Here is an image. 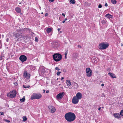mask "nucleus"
Masks as SVG:
<instances>
[{"label":"nucleus","mask_w":123,"mask_h":123,"mask_svg":"<svg viewBox=\"0 0 123 123\" xmlns=\"http://www.w3.org/2000/svg\"><path fill=\"white\" fill-rule=\"evenodd\" d=\"M60 29H61L60 28H59L57 30L59 31L60 30Z\"/></svg>","instance_id":"nucleus-52"},{"label":"nucleus","mask_w":123,"mask_h":123,"mask_svg":"<svg viewBox=\"0 0 123 123\" xmlns=\"http://www.w3.org/2000/svg\"><path fill=\"white\" fill-rule=\"evenodd\" d=\"M102 5L100 4H99L98 6V8H101L102 7Z\"/></svg>","instance_id":"nucleus-38"},{"label":"nucleus","mask_w":123,"mask_h":123,"mask_svg":"<svg viewBox=\"0 0 123 123\" xmlns=\"http://www.w3.org/2000/svg\"><path fill=\"white\" fill-rule=\"evenodd\" d=\"M65 21L64 20L63 21H62V22L63 23H65Z\"/></svg>","instance_id":"nucleus-58"},{"label":"nucleus","mask_w":123,"mask_h":123,"mask_svg":"<svg viewBox=\"0 0 123 123\" xmlns=\"http://www.w3.org/2000/svg\"><path fill=\"white\" fill-rule=\"evenodd\" d=\"M17 32L14 33H13V36L14 37L18 39L16 40V41H18L21 38L23 37V36L22 35V33L20 32H18L16 31Z\"/></svg>","instance_id":"nucleus-3"},{"label":"nucleus","mask_w":123,"mask_h":123,"mask_svg":"<svg viewBox=\"0 0 123 123\" xmlns=\"http://www.w3.org/2000/svg\"><path fill=\"white\" fill-rule=\"evenodd\" d=\"M2 109V108L0 106V110Z\"/></svg>","instance_id":"nucleus-56"},{"label":"nucleus","mask_w":123,"mask_h":123,"mask_svg":"<svg viewBox=\"0 0 123 123\" xmlns=\"http://www.w3.org/2000/svg\"><path fill=\"white\" fill-rule=\"evenodd\" d=\"M79 100L75 96H74L72 99V102L74 104H77L79 102Z\"/></svg>","instance_id":"nucleus-11"},{"label":"nucleus","mask_w":123,"mask_h":123,"mask_svg":"<svg viewBox=\"0 0 123 123\" xmlns=\"http://www.w3.org/2000/svg\"><path fill=\"white\" fill-rule=\"evenodd\" d=\"M64 117L68 122H70L74 120L76 118V116L74 113L69 112L65 114Z\"/></svg>","instance_id":"nucleus-1"},{"label":"nucleus","mask_w":123,"mask_h":123,"mask_svg":"<svg viewBox=\"0 0 123 123\" xmlns=\"http://www.w3.org/2000/svg\"><path fill=\"white\" fill-rule=\"evenodd\" d=\"M14 84L15 86H17L18 84V83L17 82H16L14 83Z\"/></svg>","instance_id":"nucleus-37"},{"label":"nucleus","mask_w":123,"mask_h":123,"mask_svg":"<svg viewBox=\"0 0 123 123\" xmlns=\"http://www.w3.org/2000/svg\"><path fill=\"white\" fill-rule=\"evenodd\" d=\"M15 10L17 13H20L21 15L22 14L21 13V10L20 8L18 7H16L15 8Z\"/></svg>","instance_id":"nucleus-14"},{"label":"nucleus","mask_w":123,"mask_h":123,"mask_svg":"<svg viewBox=\"0 0 123 123\" xmlns=\"http://www.w3.org/2000/svg\"><path fill=\"white\" fill-rule=\"evenodd\" d=\"M52 30V28H48L46 30L47 32L48 33H50Z\"/></svg>","instance_id":"nucleus-23"},{"label":"nucleus","mask_w":123,"mask_h":123,"mask_svg":"<svg viewBox=\"0 0 123 123\" xmlns=\"http://www.w3.org/2000/svg\"><path fill=\"white\" fill-rule=\"evenodd\" d=\"M42 96V95L40 93H33L31 95V100H33L36 99H39Z\"/></svg>","instance_id":"nucleus-4"},{"label":"nucleus","mask_w":123,"mask_h":123,"mask_svg":"<svg viewBox=\"0 0 123 123\" xmlns=\"http://www.w3.org/2000/svg\"><path fill=\"white\" fill-rule=\"evenodd\" d=\"M86 75L88 77H90L91 76L92 74V71L89 68H87L86 69Z\"/></svg>","instance_id":"nucleus-7"},{"label":"nucleus","mask_w":123,"mask_h":123,"mask_svg":"<svg viewBox=\"0 0 123 123\" xmlns=\"http://www.w3.org/2000/svg\"><path fill=\"white\" fill-rule=\"evenodd\" d=\"M65 94V93L64 92L60 93L57 95V98L58 99H61L62 98Z\"/></svg>","instance_id":"nucleus-10"},{"label":"nucleus","mask_w":123,"mask_h":123,"mask_svg":"<svg viewBox=\"0 0 123 123\" xmlns=\"http://www.w3.org/2000/svg\"><path fill=\"white\" fill-rule=\"evenodd\" d=\"M27 31H31V30L30 29L28 28L27 29Z\"/></svg>","instance_id":"nucleus-44"},{"label":"nucleus","mask_w":123,"mask_h":123,"mask_svg":"<svg viewBox=\"0 0 123 123\" xmlns=\"http://www.w3.org/2000/svg\"><path fill=\"white\" fill-rule=\"evenodd\" d=\"M61 72L58 71L56 73V74L57 75L59 76V75L61 73Z\"/></svg>","instance_id":"nucleus-33"},{"label":"nucleus","mask_w":123,"mask_h":123,"mask_svg":"<svg viewBox=\"0 0 123 123\" xmlns=\"http://www.w3.org/2000/svg\"><path fill=\"white\" fill-rule=\"evenodd\" d=\"M75 56L76 57H78L77 54V53H75Z\"/></svg>","instance_id":"nucleus-46"},{"label":"nucleus","mask_w":123,"mask_h":123,"mask_svg":"<svg viewBox=\"0 0 123 123\" xmlns=\"http://www.w3.org/2000/svg\"><path fill=\"white\" fill-rule=\"evenodd\" d=\"M120 115L123 116V109L120 112Z\"/></svg>","instance_id":"nucleus-30"},{"label":"nucleus","mask_w":123,"mask_h":123,"mask_svg":"<svg viewBox=\"0 0 123 123\" xmlns=\"http://www.w3.org/2000/svg\"><path fill=\"white\" fill-rule=\"evenodd\" d=\"M45 71V69H44L43 68L41 69V72L43 74L44 72Z\"/></svg>","instance_id":"nucleus-31"},{"label":"nucleus","mask_w":123,"mask_h":123,"mask_svg":"<svg viewBox=\"0 0 123 123\" xmlns=\"http://www.w3.org/2000/svg\"><path fill=\"white\" fill-rule=\"evenodd\" d=\"M113 115L115 118H119L120 117V115L118 113L114 114Z\"/></svg>","instance_id":"nucleus-20"},{"label":"nucleus","mask_w":123,"mask_h":123,"mask_svg":"<svg viewBox=\"0 0 123 123\" xmlns=\"http://www.w3.org/2000/svg\"><path fill=\"white\" fill-rule=\"evenodd\" d=\"M70 88V89H74V88H72V87H70V88Z\"/></svg>","instance_id":"nucleus-59"},{"label":"nucleus","mask_w":123,"mask_h":123,"mask_svg":"<svg viewBox=\"0 0 123 123\" xmlns=\"http://www.w3.org/2000/svg\"><path fill=\"white\" fill-rule=\"evenodd\" d=\"M101 86H104V84H103V83L102 84H101Z\"/></svg>","instance_id":"nucleus-50"},{"label":"nucleus","mask_w":123,"mask_h":123,"mask_svg":"<svg viewBox=\"0 0 123 123\" xmlns=\"http://www.w3.org/2000/svg\"><path fill=\"white\" fill-rule=\"evenodd\" d=\"M91 61L93 63H96L97 59L94 57H92L91 58Z\"/></svg>","instance_id":"nucleus-21"},{"label":"nucleus","mask_w":123,"mask_h":123,"mask_svg":"<svg viewBox=\"0 0 123 123\" xmlns=\"http://www.w3.org/2000/svg\"><path fill=\"white\" fill-rule=\"evenodd\" d=\"M25 100V97H24L22 99L21 98L20 99V100L21 102H24Z\"/></svg>","instance_id":"nucleus-28"},{"label":"nucleus","mask_w":123,"mask_h":123,"mask_svg":"<svg viewBox=\"0 0 123 123\" xmlns=\"http://www.w3.org/2000/svg\"><path fill=\"white\" fill-rule=\"evenodd\" d=\"M48 15V14L47 13H46V14H45V17H46Z\"/></svg>","instance_id":"nucleus-43"},{"label":"nucleus","mask_w":123,"mask_h":123,"mask_svg":"<svg viewBox=\"0 0 123 123\" xmlns=\"http://www.w3.org/2000/svg\"><path fill=\"white\" fill-rule=\"evenodd\" d=\"M105 17L108 19H110L111 18H113V16L110 14L109 13H108L106 14L105 15Z\"/></svg>","instance_id":"nucleus-19"},{"label":"nucleus","mask_w":123,"mask_h":123,"mask_svg":"<svg viewBox=\"0 0 123 123\" xmlns=\"http://www.w3.org/2000/svg\"><path fill=\"white\" fill-rule=\"evenodd\" d=\"M59 46V43L57 42H54L52 44L53 47L54 48H56Z\"/></svg>","instance_id":"nucleus-15"},{"label":"nucleus","mask_w":123,"mask_h":123,"mask_svg":"<svg viewBox=\"0 0 123 123\" xmlns=\"http://www.w3.org/2000/svg\"><path fill=\"white\" fill-rule=\"evenodd\" d=\"M66 81H67L66 82V83L67 86H70L71 84V83L70 82V81L67 80Z\"/></svg>","instance_id":"nucleus-24"},{"label":"nucleus","mask_w":123,"mask_h":123,"mask_svg":"<svg viewBox=\"0 0 123 123\" xmlns=\"http://www.w3.org/2000/svg\"><path fill=\"white\" fill-rule=\"evenodd\" d=\"M65 59H66L67 58V57L66 56H65Z\"/></svg>","instance_id":"nucleus-54"},{"label":"nucleus","mask_w":123,"mask_h":123,"mask_svg":"<svg viewBox=\"0 0 123 123\" xmlns=\"http://www.w3.org/2000/svg\"><path fill=\"white\" fill-rule=\"evenodd\" d=\"M101 23L103 24H105L106 23V22L105 20H103L101 22Z\"/></svg>","instance_id":"nucleus-35"},{"label":"nucleus","mask_w":123,"mask_h":123,"mask_svg":"<svg viewBox=\"0 0 123 123\" xmlns=\"http://www.w3.org/2000/svg\"><path fill=\"white\" fill-rule=\"evenodd\" d=\"M17 92L14 90H12L10 91L9 93L7 94V96L8 97L11 98H14L16 96Z\"/></svg>","instance_id":"nucleus-5"},{"label":"nucleus","mask_w":123,"mask_h":123,"mask_svg":"<svg viewBox=\"0 0 123 123\" xmlns=\"http://www.w3.org/2000/svg\"><path fill=\"white\" fill-rule=\"evenodd\" d=\"M78 47L79 48H81V46L80 45H78Z\"/></svg>","instance_id":"nucleus-47"},{"label":"nucleus","mask_w":123,"mask_h":123,"mask_svg":"<svg viewBox=\"0 0 123 123\" xmlns=\"http://www.w3.org/2000/svg\"><path fill=\"white\" fill-rule=\"evenodd\" d=\"M67 20V18H66L64 20L66 21V20Z\"/></svg>","instance_id":"nucleus-60"},{"label":"nucleus","mask_w":123,"mask_h":123,"mask_svg":"<svg viewBox=\"0 0 123 123\" xmlns=\"http://www.w3.org/2000/svg\"><path fill=\"white\" fill-rule=\"evenodd\" d=\"M43 93H45V90H43Z\"/></svg>","instance_id":"nucleus-57"},{"label":"nucleus","mask_w":123,"mask_h":123,"mask_svg":"<svg viewBox=\"0 0 123 123\" xmlns=\"http://www.w3.org/2000/svg\"><path fill=\"white\" fill-rule=\"evenodd\" d=\"M100 109H101V107H99L98 108V110L99 111L100 110Z\"/></svg>","instance_id":"nucleus-53"},{"label":"nucleus","mask_w":123,"mask_h":123,"mask_svg":"<svg viewBox=\"0 0 123 123\" xmlns=\"http://www.w3.org/2000/svg\"><path fill=\"white\" fill-rule=\"evenodd\" d=\"M41 14H43V12H42L41 13Z\"/></svg>","instance_id":"nucleus-62"},{"label":"nucleus","mask_w":123,"mask_h":123,"mask_svg":"<svg viewBox=\"0 0 123 123\" xmlns=\"http://www.w3.org/2000/svg\"><path fill=\"white\" fill-rule=\"evenodd\" d=\"M74 88H77L78 87V85L77 83L76 82H74V85L73 86Z\"/></svg>","instance_id":"nucleus-22"},{"label":"nucleus","mask_w":123,"mask_h":123,"mask_svg":"<svg viewBox=\"0 0 123 123\" xmlns=\"http://www.w3.org/2000/svg\"><path fill=\"white\" fill-rule=\"evenodd\" d=\"M35 41L36 42H37L38 41V38H37V37H35Z\"/></svg>","instance_id":"nucleus-32"},{"label":"nucleus","mask_w":123,"mask_h":123,"mask_svg":"<svg viewBox=\"0 0 123 123\" xmlns=\"http://www.w3.org/2000/svg\"><path fill=\"white\" fill-rule=\"evenodd\" d=\"M16 31L18 32H22V31H27V28H24L21 29H17L16 30Z\"/></svg>","instance_id":"nucleus-16"},{"label":"nucleus","mask_w":123,"mask_h":123,"mask_svg":"<svg viewBox=\"0 0 123 123\" xmlns=\"http://www.w3.org/2000/svg\"><path fill=\"white\" fill-rule=\"evenodd\" d=\"M2 45L1 43V42L0 40V49H1V48Z\"/></svg>","instance_id":"nucleus-40"},{"label":"nucleus","mask_w":123,"mask_h":123,"mask_svg":"<svg viewBox=\"0 0 123 123\" xmlns=\"http://www.w3.org/2000/svg\"><path fill=\"white\" fill-rule=\"evenodd\" d=\"M53 60L56 62L59 61L62 58L61 55L57 53L54 54L53 55Z\"/></svg>","instance_id":"nucleus-2"},{"label":"nucleus","mask_w":123,"mask_h":123,"mask_svg":"<svg viewBox=\"0 0 123 123\" xmlns=\"http://www.w3.org/2000/svg\"><path fill=\"white\" fill-rule=\"evenodd\" d=\"M60 32H61V33L62 32V31H60Z\"/></svg>","instance_id":"nucleus-64"},{"label":"nucleus","mask_w":123,"mask_h":123,"mask_svg":"<svg viewBox=\"0 0 123 123\" xmlns=\"http://www.w3.org/2000/svg\"><path fill=\"white\" fill-rule=\"evenodd\" d=\"M30 74L28 73L26 71H24V73L23 74V76L26 79H28L30 77Z\"/></svg>","instance_id":"nucleus-12"},{"label":"nucleus","mask_w":123,"mask_h":123,"mask_svg":"<svg viewBox=\"0 0 123 123\" xmlns=\"http://www.w3.org/2000/svg\"><path fill=\"white\" fill-rule=\"evenodd\" d=\"M9 38H7L6 39V41L7 42H8L9 41Z\"/></svg>","instance_id":"nucleus-48"},{"label":"nucleus","mask_w":123,"mask_h":123,"mask_svg":"<svg viewBox=\"0 0 123 123\" xmlns=\"http://www.w3.org/2000/svg\"><path fill=\"white\" fill-rule=\"evenodd\" d=\"M105 6H106V7H107L108 6V4H107V3H105Z\"/></svg>","instance_id":"nucleus-45"},{"label":"nucleus","mask_w":123,"mask_h":123,"mask_svg":"<svg viewBox=\"0 0 123 123\" xmlns=\"http://www.w3.org/2000/svg\"><path fill=\"white\" fill-rule=\"evenodd\" d=\"M75 96L78 99H80L82 98V95L81 93L78 92L77 93L76 96Z\"/></svg>","instance_id":"nucleus-13"},{"label":"nucleus","mask_w":123,"mask_h":123,"mask_svg":"<svg viewBox=\"0 0 123 123\" xmlns=\"http://www.w3.org/2000/svg\"><path fill=\"white\" fill-rule=\"evenodd\" d=\"M21 4V2H20V3H19V4Z\"/></svg>","instance_id":"nucleus-63"},{"label":"nucleus","mask_w":123,"mask_h":123,"mask_svg":"<svg viewBox=\"0 0 123 123\" xmlns=\"http://www.w3.org/2000/svg\"><path fill=\"white\" fill-rule=\"evenodd\" d=\"M27 59L26 56L24 55H21L19 57V60L22 62L25 61Z\"/></svg>","instance_id":"nucleus-8"},{"label":"nucleus","mask_w":123,"mask_h":123,"mask_svg":"<svg viewBox=\"0 0 123 123\" xmlns=\"http://www.w3.org/2000/svg\"><path fill=\"white\" fill-rule=\"evenodd\" d=\"M23 87L25 88H27L30 87V86L29 85L27 86L26 85H23Z\"/></svg>","instance_id":"nucleus-29"},{"label":"nucleus","mask_w":123,"mask_h":123,"mask_svg":"<svg viewBox=\"0 0 123 123\" xmlns=\"http://www.w3.org/2000/svg\"><path fill=\"white\" fill-rule=\"evenodd\" d=\"M64 77H62L61 78V80H62L64 79Z\"/></svg>","instance_id":"nucleus-55"},{"label":"nucleus","mask_w":123,"mask_h":123,"mask_svg":"<svg viewBox=\"0 0 123 123\" xmlns=\"http://www.w3.org/2000/svg\"><path fill=\"white\" fill-rule=\"evenodd\" d=\"M108 74L113 78H116V77L115 74L111 73L109 72L108 73Z\"/></svg>","instance_id":"nucleus-17"},{"label":"nucleus","mask_w":123,"mask_h":123,"mask_svg":"<svg viewBox=\"0 0 123 123\" xmlns=\"http://www.w3.org/2000/svg\"><path fill=\"white\" fill-rule=\"evenodd\" d=\"M23 121L24 122L26 121L27 120V118L25 116H24L23 117Z\"/></svg>","instance_id":"nucleus-27"},{"label":"nucleus","mask_w":123,"mask_h":123,"mask_svg":"<svg viewBox=\"0 0 123 123\" xmlns=\"http://www.w3.org/2000/svg\"><path fill=\"white\" fill-rule=\"evenodd\" d=\"M62 15L64 17H65V15L63 13H62Z\"/></svg>","instance_id":"nucleus-51"},{"label":"nucleus","mask_w":123,"mask_h":123,"mask_svg":"<svg viewBox=\"0 0 123 123\" xmlns=\"http://www.w3.org/2000/svg\"><path fill=\"white\" fill-rule=\"evenodd\" d=\"M68 53V50H67L65 52V53H64V55H65V56L67 55Z\"/></svg>","instance_id":"nucleus-34"},{"label":"nucleus","mask_w":123,"mask_h":123,"mask_svg":"<svg viewBox=\"0 0 123 123\" xmlns=\"http://www.w3.org/2000/svg\"><path fill=\"white\" fill-rule=\"evenodd\" d=\"M70 4H74L75 3V1L74 0H70Z\"/></svg>","instance_id":"nucleus-26"},{"label":"nucleus","mask_w":123,"mask_h":123,"mask_svg":"<svg viewBox=\"0 0 123 123\" xmlns=\"http://www.w3.org/2000/svg\"><path fill=\"white\" fill-rule=\"evenodd\" d=\"M50 2H52L54 1L55 0H48Z\"/></svg>","instance_id":"nucleus-42"},{"label":"nucleus","mask_w":123,"mask_h":123,"mask_svg":"<svg viewBox=\"0 0 123 123\" xmlns=\"http://www.w3.org/2000/svg\"><path fill=\"white\" fill-rule=\"evenodd\" d=\"M5 58V54H4V53L1 52L0 57V60H1L4 58Z\"/></svg>","instance_id":"nucleus-18"},{"label":"nucleus","mask_w":123,"mask_h":123,"mask_svg":"<svg viewBox=\"0 0 123 123\" xmlns=\"http://www.w3.org/2000/svg\"><path fill=\"white\" fill-rule=\"evenodd\" d=\"M49 92V91H48V90H47V91H46V93H48Z\"/></svg>","instance_id":"nucleus-49"},{"label":"nucleus","mask_w":123,"mask_h":123,"mask_svg":"<svg viewBox=\"0 0 123 123\" xmlns=\"http://www.w3.org/2000/svg\"><path fill=\"white\" fill-rule=\"evenodd\" d=\"M109 46L108 43L106 44L103 42L99 43L98 48L100 50L105 49L108 47Z\"/></svg>","instance_id":"nucleus-6"},{"label":"nucleus","mask_w":123,"mask_h":123,"mask_svg":"<svg viewBox=\"0 0 123 123\" xmlns=\"http://www.w3.org/2000/svg\"><path fill=\"white\" fill-rule=\"evenodd\" d=\"M49 112L52 113H54L56 109L55 107L53 106L49 105L48 106Z\"/></svg>","instance_id":"nucleus-9"},{"label":"nucleus","mask_w":123,"mask_h":123,"mask_svg":"<svg viewBox=\"0 0 123 123\" xmlns=\"http://www.w3.org/2000/svg\"><path fill=\"white\" fill-rule=\"evenodd\" d=\"M111 2L113 4H115L117 1L116 0H111Z\"/></svg>","instance_id":"nucleus-25"},{"label":"nucleus","mask_w":123,"mask_h":123,"mask_svg":"<svg viewBox=\"0 0 123 123\" xmlns=\"http://www.w3.org/2000/svg\"><path fill=\"white\" fill-rule=\"evenodd\" d=\"M55 69L56 70H60V69L58 68L57 67H56V68H55Z\"/></svg>","instance_id":"nucleus-41"},{"label":"nucleus","mask_w":123,"mask_h":123,"mask_svg":"<svg viewBox=\"0 0 123 123\" xmlns=\"http://www.w3.org/2000/svg\"><path fill=\"white\" fill-rule=\"evenodd\" d=\"M2 80V79L0 77V81Z\"/></svg>","instance_id":"nucleus-61"},{"label":"nucleus","mask_w":123,"mask_h":123,"mask_svg":"<svg viewBox=\"0 0 123 123\" xmlns=\"http://www.w3.org/2000/svg\"><path fill=\"white\" fill-rule=\"evenodd\" d=\"M4 115V113L2 112H0V115Z\"/></svg>","instance_id":"nucleus-39"},{"label":"nucleus","mask_w":123,"mask_h":123,"mask_svg":"<svg viewBox=\"0 0 123 123\" xmlns=\"http://www.w3.org/2000/svg\"><path fill=\"white\" fill-rule=\"evenodd\" d=\"M6 122L9 123L10 122V121L7 119H5L4 120Z\"/></svg>","instance_id":"nucleus-36"}]
</instances>
